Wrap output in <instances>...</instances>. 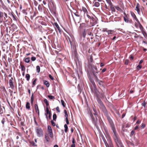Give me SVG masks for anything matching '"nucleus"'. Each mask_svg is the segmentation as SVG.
<instances>
[{
  "label": "nucleus",
  "mask_w": 147,
  "mask_h": 147,
  "mask_svg": "<svg viewBox=\"0 0 147 147\" xmlns=\"http://www.w3.org/2000/svg\"><path fill=\"white\" fill-rule=\"evenodd\" d=\"M113 132L114 134V140L117 147H124L116 131Z\"/></svg>",
  "instance_id": "nucleus-1"
},
{
  "label": "nucleus",
  "mask_w": 147,
  "mask_h": 147,
  "mask_svg": "<svg viewBox=\"0 0 147 147\" xmlns=\"http://www.w3.org/2000/svg\"><path fill=\"white\" fill-rule=\"evenodd\" d=\"M90 74H89L88 77H89V79L91 83L93 84H94V82L93 81L92 78L90 77ZM91 75H92V76L94 77L95 78L99 83L100 82H101V81L100 80V79H101L102 77L100 76L99 74H91Z\"/></svg>",
  "instance_id": "nucleus-2"
},
{
  "label": "nucleus",
  "mask_w": 147,
  "mask_h": 147,
  "mask_svg": "<svg viewBox=\"0 0 147 147\" xmlns=\"http://www.w3.org/2000/svg\"><path fill=\"white\" fill-rule=\"evenodd\" d=\"M107 118L109 123L113 131H116L114 124L112 120V119L109 116V115H107L106 116Z\"/></svg>",
  "instance_id": "nucleus-3"
},
{
  "label": "nucleus",
  "mask_w": 147,
  "mask_h": 147,
  "mask_svg": "<svg viewBox=\"0 0 147 147\" xmlns=\"http://www.w3.org/2000/svg\"><path fill=\"white\" fill-rule=\"evenodd\" d=\"M90 116L91 118V120L92 123L94 124V126L96 127L97 129L98 128V127L97 124V118L96 116H95V117H94L93 114L92 113L90 112Z\"/></svg>",
  "instance_id": "nucleus-4"
},
{
  "label": "nucleus",
  "mask_w": 147,
  "mask_h": 147,
  "mask_svg": "<svg viewBox=\"0 0 147 147\" xmlns=\"http://www.w3.org/2000/svg\"><path fill=\"white\" fill-rule=\"evenodd\" d=\"M35 131L38 137H40L43 136V131L41 128L38 127L36 128Z\"/></svg>",
  "instance_id": "nucleus-5"
},
{
  "label": "nucleus",
  "mask_w": 147,
  "mask_h": 147,
  "mask_svg": "<svg viewBox=\"0 0 147 147\" xmlns=\"http://www.w3.org/2000/svg\"><path fill=\"white\" fill-rule=\"evenodd\" d=\"M44 102L46 104V111L47 114L49 113V119H51V111L49 110L48 106L49 105V103L47 100L45 99L44 100Z\"/></svg>",
  "instance_id": "nucleus-6"
},
{
  "label": "nucleus",
  "mask_w": 147,
  "mask_h": 147,
  "mask_svg": "<svg viewBox=\"0 0 147 147\" xmlns=\"http://www.w3.org/2000/svg\"><path fill=\"white\" fill-rule=\"evenodd\" d=\"M100 108L105 116L107 115H109V113L107 111L105 106L104 105L100 106Z\"/></svg>",
  "instance_id": "nucleus-7"
},
{
  "label": "nucleus",
  "mask_w": 147,
  "mask_h": 147,
  "mask_svg": "<svg viewBox=\"0 0 147 147\" xmlns=\"http://www.w3.org/2000/svg\"><path fill=\"white\" fill-rule=\"evenodd\" d=\"M135 10L137 11L139 15H141L143 14L142 9L140 8V5L138 3L137 4Z\"/></svg>",
  "instance_id": "nucleus-8"
},
{
  "label": "nucleus",
  "mask_w": 147,
  "mask_h": 147,
  "mask_svg": "<svg viewBox=\"0 0 147 147\" xmlns=\"http://www.w3.org/2000/svg\"><path fill=\"white\" fill-rule=\"evenodd\" d=\"M94 94L97 97H99L100 95H101L103 97H104V94L96 89H95Z\"/></svg>",
  "instance_id": "nucleus-9"
},
{
  "label": "nucleus",
  "mask_w": 147,
  "mask_h": 147,
  "mask_svg": "<svg viewBox=\"0 0 147 147\" xmlns=\"http://www.w3.org/2000/svg\"><path fill=\"white\" fill-rule=\"evenodd\" d=\"M14 80L12 77H11L9 80V84L10 87L12 88H13L14 87Z\"/></svg>",
  "instance_id": "nucleus-10"
},
{
  "label": "nucleus",
  "mask_w": 147,
  "mask_h": 147,
  "mask_svg": "<svg viewBox=\"0 0 147 147\" xmlns=\"http://www.w3.org/2000/svg\"><path fill=\"white\" fill-rule=\"evenodd\" d=\"M88 26L85 23H82L80 24L79 28L81 29H86L85 28Z\"/></svg>",
  "instance_id": "nucleus-11"
},
{
  "label": "nucleus",
  "mask_w": 147,
  "mask_h": 147,
  "mask_svg": "<svg viewBox=\"0 0 147 147\" xmlns=\"http://www.w3.org/2000/svg\"><path fill=\"white\" fill-rule=\"evenodd\" d=\"M92 109L93 110V111L94 112V114L95 116H97L98 115V113L97 111V110L95 108V106L94 105L92 107Z\"/></svg>",
  "instance_id": "nucleus-12"
},
{
  "label": "nucleus",
  "mask_w": 147,
  "mask_h": 147,
  "mask_svg": "<svg viewBox=\"0 0 147 147\" xmlns=\"http://www.w3.org/2000/svg\"><path fill=\"white\" fill-rule=\"evenodd\" d=\"M102 139L104 143L105 144L106 147H109V145L107 143V142L106 139H105V138H104V136H102Z\"/></svg>",
  "instance_id": "nucleus-13"
},
{
  "label": "nucleus",
  "mask_w": 147,
  "mask_h": 147,
  "mask_svg": "<svg viewBox=\"0 0 147 147\" xmlns=\"http://www.w3.org/2000/svg\"><path fill=\"white\" fill-rule=\"evenodd\" d=\"M54 25L56 27L57 29L60 33L61 32V31L59 25L57 22H55L54 23Z\"/></svg>",
  "instance_id": "nucleus-14"
},
{
  "label": "nucleus",
  "mask_w": 147,
  "mask_h": 147,
  "mask_svg": "<svg viewBox=\"0 0 147 147\" xmlns=\"http://www.w3.org/2000/svg\"><path fill=\"white\" fill-rule=\"evenodd\" d=\"M47 132L48 135H49V136L51 138L53 137V133L52 130H47Z\"/></svg>",
  "instance_id": "nucleus-15"
},
{
  "label": "nucleus",
  "mask_w": 147,
  "mask_h": 147,
  "mask_svg": "<svg viewBox=\"0 0 147 147\" xmlns=\"http://www.w3.org/2000/svg\"><path fill=\"white\" fill-rule=\"evenodd\" d=\"M45 138L47 142H49L50 140V138L48 134L47 133L45 134Z\"/></svg>",
  "instance_id": "nucleus-16"
},
{
  "label": "nucleus",
  "mask_w": 147,
  "mask_h": 147,
  "mask_svg": "<svg viewBox=\"0 0 147 147\" xmlns=\"http://www.w3.org/2000/svg\"><path fill=\"white\" fill-rule=\"evenodd\" d=\"M97 100L100 105V106L104 105L101 100L99 98V97H97Z\"/></svg>",
  "instance_id": "nucleus-17"
},
{
  "label": "nucleus",
  "mask_w": 147,
  "mask_h": 147,
  "mask_svg": "<svg viewBox=\"0 0 147 147\" xmlns=\"http://www.w3.org/2000/svg\"><path fill=\"white\" fill-rule=\"evenodd\" d=\"M123 19H124V21L125 22H126L127 23H131V21L129 20H128V19L127 18V16H126V17H124Z\"/></svg>",
  "instance_id": "nucleus-18"
},
{
  "label": "nucleus",
  "mask_w": 147,
  "mask_h": 147,
  "mask_svg": "<svg viewBox=\"0 0 147 147\" xmlns=\"http://www.w3.org/2000/svg\"><path fill=\"white\" fill-rule=\"evenodd\" d=\"M111 9L112 12H115V9L114 7L113 6V4L109 5Z\"/></svg>",
  "instance_id": "nucleus-19"
},
{
  "label": "nucleus",
  "mask_w": 147,
  "mask_h": 147,
  "mask_svg": "<svg viewBox=\"0 0 147 147\" xmlns=\"http://www.w3.org/2000/svg\"><path fill=\"white\" fill-rule=\"evenodd\" d=\"M36 113H39V110L37 104H35L34 105Z\"/></svg>",
  "instance_id": "nucleus-20"
},
{
  "label": "nucleus",
  "mask_w": 147,
  "mask_h": 147,
  "mask_svg": "<svg viewBox=\"0 0 147 147\" xmlns=\"http://www.w3.org/2000/svg\"><path fill=\"white\" fill-rule=\"evenodd\" d=\"M142 33V34L144 36L145 38H146L147 37V34L146 32L144 30H142V31H141Z\"/></svg>",
  "instance_id": "nucleus-21"
},
{
  "label": "nucleus",
  "mask_w": 147,
  "mask_h": 147,
  "mask_svg": "<svg viewBox=\"0 0 147 147\" xmlns=\"http://www.w3.org/2000/svg\"><path fill=\"white\" fill-rule=\"evenodd\" d=\"M100 5V3L98 2H95L93 5V6L96 7H98Z\"/></svg>",
  "instance_id": "nucleus-22"
},
{
  "label": "nucleus",
  "mask_w": 147,
  "mask_h": 147,
  "mask_svg": "<svg viewBox=\"0 0 147 147\" xmlns=\"http://www.w3.org/2000/svg\"><path fill=\"white\" fill-rule=\"evenodd\" d=\"M43 82L44 84L47 87H48L49 86L50 84L46 80H44Z\"/></svg>",
  "instance_id": "nucleus-23"
},
{
  "label": "nucleus",
  "mask_w": 147,
  "mask_h": 147,
  "mask_svg": "<svg viewBox=\"0 0 147 147\" xmlns=\"http://www.w3.org/2000/svg\"><path fill=\"white\" fill-rule=\"evenodd\" d=\"M30 61V59L29 57L26 58L24 60V62L27 63H29Z\"/></svg>",
  "instance_id": "nucleus-24"
},
{
  "label": "nucleus",
  "mask_w": 147,
  "mask_h": 147,
  "mask_svg": "<svg viewBox=\"0 0 147 147\" xmlns=\"http://www.w3.org/2000/svg\"><path fill=\"white\" fill-rule=\"evenodd\" d=\"M82 10L83 12H84V14L86 13L87 14L88 13V11L87 9L86 8L83 7H82Z\"/></svg>",
  "instance_id": "nucleus-25"
},
{
  "label": "nucleus",
  "mask_w": 147,
  "mask_h": 147,
  "mask_svg": "<svg viewBox=\"0 0 147 147\" xmlns=\"http://www.w3.org/2000/svg\"><path fill=\"white\" fill-rule=\"evenodd\" d=\"M114 31L112 30H109L107 32L108 35L112 34L113 33Z\"/></svg>",
  "instance_id": "nucleus-26"
},
{
  "label": "nucleus",
  "mask_w": 147,
  "mask_h": 147,
  "mask_svg": "<svg viewBox=\"0 0 147 147\" xmlns=\"http://www.w3.org/2000/svg\"><path fill=\"white\" fill-rule=\"evenodd\" d=\"M64 127L65 128L64 131L65 133H66L68 129V126L67 124H65L64 125Z\"/></svg>",
  "instance_id": "nucleus-27"
},
{
  "label": "nucleus",
  "mask_w": 147,
  "mask_h": 147,
  "mask_svg": "<svg viewBox=\"0 0 147 147\" xmlns=\"http://www.w3.org/2000/svg\"><path fill=\"white\" fill-rule=\"evenodd\" d=\"M26 108L27 109H29L30 108V104L29 102H28L26 105Z\"/></svg>",
  "instance_id": "nucleus-28"
},
{
  "label": "nucleus",
  "mask_w": 147,
  "mask_h": 147,
  "mask_svg": "<svg viewBox=\"0 0 147 147\" xmlns=\"http://www.w3.org/2000/svg\"><path fill=\"white\" fill-rule=\"evenodd\" d=\"M130 13H131V16H132V17L134 19L136 17V16L135 15V14L133 12L131 11Z\"/></svg>",
  "instance_id": "nucleus-29"
},
{
  "label": "nucleus",
  "mask_w": 147,
  "mask_h": 147,
  "mask_svg": "<svg viewBox=\"0 0 147 147\" xmlns=\"http://www.w3.org/2000/svg\"><path fill=\"white\" fill-rule=\"evenodd\" d=\"M36 70L37 73H39L40 71V67L39 66H37L36 67Z\"/></svg>",
  "instance_id": "nucleus-30"
},
{
  "label": "nucleus",
  "mask_w": 147,
  "mask_h": 147,
  "mask_svg": "<svg viewBox=\"0 0 147 147\" xmlns=\"http://www.w3.org/2000/svg\"><path fill=\"white\" fill-rule=\"evenodd\" d=\"M64 113L65 114V117H66V118H67L68 117V115L67 111L65 110H64Z\"/></svg>",
  "instance_id": "nucleus-31"
},
{
  "label": "nucleus",
  "mask_w": 147,
  "mask_h": 147,
  "mask_svg": "<svg viewBox=\"0 0 147 147\" xmlns=\"http://www.w3.org/2000/svg\"><path fill=\"white\" fill-rule=\"evenodd\" d=\"M109 30H108L107 28H103L102 29V32H107Z\"/></svg>",
  "instance_id": "nucleus-32"
},
{
  "label": "nucleus",
  "mask_w": 147,
  "mask_h": 147,
  "mask_svg": "<svg viewBox=\"0 0 147 147\" xmlns=\"http://www.w3.org/2000/svg\"><path fill=\"white\" fill-rule=\"evenodd\" d=\"M47 97L51 100L55 98V97L52 95H48Z\"/></svg>",
  "instance_id": "nucleus-33"
},
{
  "label": "nucleus",
  "mask_w": 147,
  "mask_h": 147,
  "mask_svg": "<svg viewBox=\"0 0 147 147\" xmlns=\"http://www.w3.org/2000/svg\"><path fill=\"white\" fill-rule=\"evenodd\" d=\"M26 77L27 81L29 80L30 78V76L29 74H26Z\"/></svg>",
  "instance_id": "nucleus-34"
},
{
  "label": "nucleus",
  "mask_w": 147,
  "mask_h": 147,
  "mask_svg": "<svg viewBox=\"0 0 147 147\" xmlns=\"http://www.w3.org/2000/svg\"><path fill=\"white\" fill-rule=\"evenodd\" d=\"M56 118H57L56 115L55 114H54L53 115V120L55 121H56Z\"/></svg>",
  "instance_id": "nucleus-35"
},
{
  "label": "nucleus",
  "mask_w": 147,
  "mask_h": 147,
  "mask_svg": "<svg viewBox=\"0 0 147 147\" xmlns=\"http://www.w3.org/2000/svg\"><path fill=\"white\" fill-rule=\"evenodd\" d=\"M61 105H62L63 107H65V103L64 101L63 100H61Z\"/></svg>",
  "instance_id": "nucleus-36"
},
{
  "label": "nucleus",
  "mask_w": 147,
  "mask_h": 147,
  "mask_svg": "<svg viewBox=\"0 0 147 147\" xmlns=\"http://www.w3.org/2000/svg\"><path fill=\"white\" fill-rule=\"evenodd\" d=\"M107 2L109 5H111L112 4V3L111 2V0H106Z\"/></svg>",
  "instance_id": "nucleus-37"
},
{
  "label": "nucleus",
  "mask_w": 147,
  "mask_h": 147,
  "mask_svg": "<svg viewBox=\"0 0 147 147\" xmlns=\"http://www.w3.org/2000/svg\"><path fill=\"white\" fill-rule=\"evenodd\" d=\"M74 14L77 17H80V15L78 14V13L77 12V11L76 10H75L74 12Z\"/></svg>",
  "instance_id": "nucleus-38"
},
{
  "label": "nucleus",
  "mask_w": 147,
  "mask_h": 147,
  "mask_svg": "<svg viewBox=\"0 0 147 147\" xmlns=\"http://www.w3.org/2000/svg\"><path fill=\"white\" fill-rule=\"evenodd\" d=\"M138 25H139V27L140 29L141 30V31H142V30H144L141 24L140 23V24H139Z\"/></svg>",
  "instance_id": "nucleus-39"
},
{
  "label": "nucleus",
  "mask_w": 147,
  "mask_h": 147,
  "mask_svg": "<svg viewBox=\"0 0 147 147\" xmlns=\"http://www.w3.org/2000/svg\"><path fill=\"white\" fill-rule=\"evenodd\" d=\"M142 67V66L140 65H138L137 67H136V69L138 70H139Z\"/></svg>",
  "instance_id": "nucleus-40"
},
{
  "label": "nucleus",
  "mask_w": 147,
  "mask_h": 147,
  "mask_svg": "<svg viewBox=\"0 0 147 147\" xmlns=\"http://www.w3.org/2000/svg\"><path fill=\"white\" fill-rule=\"evenodd\" d=\"M3 113V108L0 106V114H1Z\"/></svg>",
  "instance_id": "nucleus-41"
},
{
  "label": "nucleus",
  "mask_w": 147,
  "mask_h": 147,
  "mask_svg": "<svg viewBox=\"0 0 147 147\" xmlns=\"http://www.w3.org/2000/svg\"><path fill=\"white\" fill-rule=\"evenodd\" d=\"M115 8L118 11H121V9L118 6H116L115 7Z\"/></svg>",
  "instance_id": "nucleus-42"
},
{
  "label": "nucleus",
  "mask_w": 147,
  "mask_h": 147,
  "mask_svg": "<svg viewBox=\"0 0 147 147\" xmlns=\"http://www.w3.org/2000/svg\"><path fill=\"white\" fill-rule=\"evenodd\" d=\"M36 58L35 57L33 56L31 57V60L32 61H34L36 60Z\"/></svg>",
  "instance_id": "nucleus-43"
},
{
  "label": "nucleus",
  "mask_w": 147,
  "mask_h": 147,
  "mask_svg": "<svg viewBox=\"0 0 147 147\" xmlns=\"http://www.w3.org/2000/svg\"><path fill=\"white\" fill-rule=\"evenodd\" d=\"M86 30L84 29V30L83 34V36L84 38H85L86 37Z\"/></svg>",
  "instance_id": "nucleus-44"
},
{
  "label": "nucleus",
  "mask_w": 147,
  "mask_h": 147,
  "mask_svg": "<svg viewBox=\"0 0 147 147\" xmlns=\"http://www.w3.org/2000/svg\"><path fill=\"white\" fill-rule=\"evenodd\" d=\"M3 16V12H0V18H2Z\"/></svg>",
  "instance_id": "nucleus-45"
},
{
  "label": "nucleus",
  "mask_w": 147,
  "mask_h": 147,
  "mask_svg": "<svg viewBox=\"0 0 147 147\" xmlns=\"http://www.w3.org/2000/svg\"><path fill=\"white\" fill-rule=\"evenodd\" d=\"M146 105V102H145V101L143 102L142 104V106L144 107H145Z\"/></svg>",
  "instance_id": "nucleus-46"
},
{
  "label": "nucleus",
  "mask_w": 147,
  "mask_h": 147,
  "mask_svg": "<svg viewBox=\"0 0 147 147\" xmlns=\"http://www.w3.org/2000/svg\"><path fill=\"white\" fill-rule=\"evenodd\" d=\"M129 61L128 59H126L125 61V65H127L128 64Z\"/></svg>",
  "instance_id": "nucleus-47"
},
{
  "label": "nucleus",
  "mask_w": 147,
  "mask_h": 147,
  "mask_svg": "<svg viewBox=\"0 0 147 147\" xmlns=\"http://www.w3.org/2000/svg\"><path fill=\"white\" fill-rule=\"evenodd\" d=\"M5 119L4 118H3L2 119V120L1 121V123L3 125L4 124V123L5 122Z\"/></svg>",
  "instance_id": "nucleus-48"
},
{
  "label": "nucleus",
  "mask_w": 147,
  "mask_h": 147,
  "mask_svg": "<svg viewBox=\"0 0 147 147\" xmlns=\"http://www.w3.org/2000/svg\"><path fill=\"white\" fill-rule=\"evenodd\" d=\"M51 124L52 125L54 126H55V123L53 121L51 120Z\"/></svg>",
  "instance_id": "nucleus-49"
},
{
  "label": "nucleus",
  "mask_w": 147,
  "mask_h": 147,
  "mask_svg": "<svg viewBox=\"0 0 147 147\" xmlns=\"http://www.w3.org/2000/svg\"><path fill=\"white\" fill-rule=\"evenodd\" d=\"M12 16L13 18V20L16 21L17 20V19L16 17V16L14 15L13 14H12Z\"/></svg>",
  "instance_id": "nucleus-50"
},
{
  "label": "nucleus",
  "mask_w": 147,
  "mask_h": 147,
  "mask_svg": "<svg viewBox=\"0 0 147 147\" xmlns=\"http://www.w3.org/2000/svg\"><path fill=\"white\" fill-rule=\"evenodd\" d=\"M134 19L136 20V21L138 23V24H140V22H139V21L138 20V19L136 17Z\"/></svg>",
  "instance_id": "nucleus-51"
},
{
  "label": "nucleus",
  "mask_w": 147,
  "mask_h": 147,
  "mask_svg": "<svg viewBox=\"0 0 147 147\" xmlns=\"http://www.w3.org/2000/svg\"><path fill=\"white\" fill-rule=\"evenodd\" d=\"M49 78L52 80H54V78L50 74H49Z\"/></svg>",
  "instance_id": "nucleus-52"
},
{
  "label": "nucleus",
  "mask_w": 147,
  "mask_h": 147,
  "mask_svg": "<svg viewBox=\"0 0 147 147\" xmlns=\"http://www.w3.org/2000/svg\"><path fill=\"white\" fill-rule=\"evenodd\" d=\"M52 130L51 127L50 125H48L47 127V130Z\"/></svg>",
  "instance_id": "nucleus-53"
},
{
  "label": "nucleus",
  "mask_w": 147,
  "mask_h": 147,
  "mask_svg": "<svg viewBox=\"0 0 147 147\" xmlns=\"http://www.w3.org/2000/svg\"><path fill=\"white\" fill-rule=\"evenodd\" d=\"M22 12L23 13H24L25 15H26L27 14V12H26V10H23L22 11Z\"/></svg>",
  "instance_id": "nucleus-54"
},
{
  "label": "nucleus",
  "mask_w": 147,
  "mask_h": 147,
  "mask_svg": "<svg viewBox=\"0 0 147 147\" xmlns=\"http://www.w3.org/2000/svg\"><path fill=\"white\" fill-rule=\"evenodd\" d=\"M134 134V130H132L130 136H132Z\"/></svg>",
  "instance_id": "nucleus-55"
},
{
  "label": "nucleus",
  "mask_w": 147,
  "mask_h": 147,
  "mask_svg": "<svg viewBox=\"0 0 147 147\" xmlns=\"http://www.w3.org/2000/svg\"><path fill=\"white\" fill-rule=\"evenodd\" d=\"M4 22V21L3 19L1 18H0V24H1L3 22Z\"/></svg>",
  "instance_id": "nucleus-56"
},
{
  "label": "nucleus",
  "mask_w": 147,
  "mask_h": 147,
  "mask_svg": "<svg viewBox=\"0 0 147 147\" xmlns=\"http://www.w3.org/2000/svg\"><path fill=\"white\" fill-rule=\"evenodd\" d=\"M21 69L22 71H24L25 70V67L23 65L21 66Z\"/></svg>",
  "instance_id": "nucleus-57"
},
{
  "label": "nucleus",
  "mask_w": 147,
  "mask_h": 147,
  "mask_svg": "<svg viewBox=\"0 0 147 147\" xmlns=\"http://www.w3.org/2000/svg\"><path fill=\"white\" fill-rule=\"evenodd\" d=\"M56 109L57 111H58V112L59 113L60 112V111L59 110V107H57L56 108Z\"/></svg>",
  "instance_id": "nucleus-58"
},
{
  "label": "nucleus",
  "mask_w": 147,
  "mask_h": 147,
  "mask_svg": "<svg viewBox=\"0 0 147 147\" xmlns=\"http://www.w3.org/2000/svg\"><path fill=\"white\" fill-rule=\"evenodd\" d=\"M36 79H35L34 80V81L33 82V83H32L33 85H35L36 84Z\"/></svg>",
  "instance_id": "nucleus-59"
},
{
  "label": "nucleus",
  "mask_w": 147,
  "mask_h": 147,
  "mask_svg": "<svg viewBox=\"0 0 147 147\" xmlns=\"http://www.w3.org/2000/svg\"><path fill=\"white\" fill-rule=\"evenodd\" d=\"M134 58V57L132 55H131L129 57V59H130V60H133V59Z\"/></svg>",
  "instance_id": "nucleus-60"
},
{
  "label": "nucleus",
  "mask_w": 147,
  "mask_h": 147,
  "mask_svg": "<svg viewBox=\"0 0 147 147\" xmlns=\"http://www.w3.org/2000/svg\"><path fill=\"white\" fill-rule=\"evenodd\" d=\"M65 120H66V123L67 124H69V121L68 118H66Z\"/></svg>",
  "instance_id": "nucleus-61"
},
{
  "label": "nucleus",
  "mask_w": 147,
  "mask_h": 147,
  "mask_svg": "<svg viewBox=\"0 0 147 147\" xmlns=\"http://www.w3.org/2000/svg\"><path fill=\"white\" fill-rule=\"evenodd\" d=\"M72 144H75V139L74 138H72Z\"/></svg>",
  "instance_id": "nucleus-62"
},
{
  "label": "nucleus",
  "mask_w": 147,
  "mask_h": 147,
  "mask_svg": "<svg viewBox=\"0 0 147 147\" xmlns=\"http://www.w3.org/2000/svg\"><path fill=\"white\" fill-rule=\"evenodd\" d=\"M135 26L137 28L139 27V25H138V23H135Z\"/></svg>",
  "instance_id": "nucleus-63"
},
{
  "label": "nucleus",
  "mask_w": 147,
  "mask_h": 147,
  "mask_svg": "<svg viewBox=\"0 0 147 147\" xmlns=\"http://www.w3.org/2000/svg\"><path fill=\"white\" fill-rule=\"evenodd\" d=\"M96 24V22H93L91 25V26H93L94 25H95Z\"/></svg>",
  "instance_id": "nucleus-64"
}]
</instances>
